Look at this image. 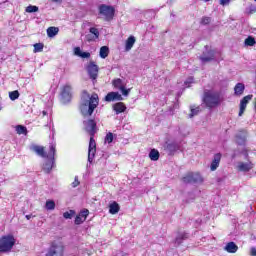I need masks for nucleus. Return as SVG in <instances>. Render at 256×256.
<instances>
[{
	"mask_svg": "<svg viewBox=\"0 0 256 256\" xmlns=\"http://www.w3.org/2000/svg\"><path fill=\"white\" fill-rule=\"evenodd\" d=\"M53 3H62L63 0H52Z\"/></svg>",
	"mask_w": 256,
	"mask_h": 256,
	"instance_id": "obj_46",
	"label": "nucleus"
},
{
	"mask_svg": "<svg viewBox=\"0 0 256 256\" xmlns=\"http://www.w3.org/2000/svg\"><path fill=\"white\" fill-rule=\"evenodd\" d=\"M251 256H256V248H251Z\"/></svg>",
	"mask_w": 256,
	"mask_h": 256,
	"instance_id": "obj_45",
	"label": "nucleus"
},
{
	"mask_svg": "<svg viewBox=\"0 0 256 256\" xmlns=\"http://www.w3.org/2000/svg\"><path fill=\"white\" fill-rule=\"evenodd\" d=\"M25 11L26 13H37V11H39V7L29 5L28 7H26Z\"/></svg>",
	"mask_w": 256,
	"mask_h": 256,
	"instance_id": "obj_34",
	"label": "nucleus"
},
{
	"mask_svg": "<svg viewBox=\"0 0 256 256\" xmlns=\"http://www.w3.org/2000/svg\"><path fill=\"white\" fill-rule=\"evenodd\" d=\"M191 83H193V77L188 78V79L184 82V85H185V87H190Z\"/></svg>",
	"mask_w": 256,
	"mask_h": 256,
	"instance_id": "obj_43",
	"label": "nucleus"
},
{
	"mask_svg": "<svg viewBox=\"0 0 256 256\" xmlns=\"http://www.w3.org/2000/svg\"><path fill=\"white\" fill-rule=\"evenodd\" d=\"M220 55L221 53L215 50H206L200 56V60L202 63H209V61H214V59H217Z\"/></svg>",
	"mask_w": 256,
	"mask_h": 256,
	"instance_id": "obj_7",
	"label": "nucleus"
},
{
	"mask_svg": "<svg viewBox=\"0 0 256 256\" xmlns=\"http://www.w3.org/2000/svg\"><path fill=\"white\" fill-rule=\"evenodd\" d=\"M99 105V95H89L87 92H83L80 104V111L84 117H91L97 106Z\"/></svg>",
	"mask_w": 256,
	"mask_h": 256,
	"instance_id": "obj_1",
	"label": "nucleus"
},
{
	"mask_svg": "<svg viewBox=\"0 0 256 256\" xmlns=\"http://www.w3.org/2000/svg\"><path fill=\"white\" fill-rule=\"evenodd\" d=\"M135 36H130L125 43V51H131L133 49V45H135Z\"/></svg>",
	"mask_w": 256,
	"mask_h": 256,
	"instance_id": "obj_22",
	"label": "nucleus"
},
{
	"mask_svg": "<svg viewBox=\"0 0 256 256\" xmlns=\"http://www.w3.org/2000/svg\"><path fill=\"white\" fill-rule=\"evenodd\" d=\"M219 3L222 7H227L231 3V0H220Z\"/></svg>",
	"mask_w": 256,
	"mask_h": 256,
	"instance_id": "obj_42",
	"label": "nucleus"
},
{
	"mask_svg": "<svg viewBox=\"0 0 256 256\" xmlns=\"http://www.w3.org/2000/svg\"><path fill=\"white\" fill-rule=\"evenodd\" d=\"M187 237H189V234L185 232L179 233L176 237L175 243H177V245H181V243H183V240L187 239Z\"/></svg>",
	"mask_w": 256,
	"mask_h": 256,
	"instance_id": "obj_26",
	"label": "nucleus"
},
{
	"mask_svg": "<svg viewBox=\"0 0 256 256\" xmlns=\"http://www.w3.org/2000/svg\"><path fill=\"white\" fill-rule=\"evenodd\" d=\"M57 33H59V28H57V27H49L47 29L48 37H55V35H57Z\"/></svg>",
	"mask_w": 256,
	"mask_h": 256,
	"instance_id": "obj_30",
	"label": "nucleus"
},
{
	"mask_svg": "<svg viewBox=\"0 0 256 256\" xmlns=\"http://www.w3.org/2000/svg\"><path fill=\"white\" fill-rule=\"evenodd\" d=\"M210 23H211V18H209V17H203L201 19V24L202 25H209Z\"/></svg>",
	"mask_w": 256,
	"mask_h": 256,
	"instance_id": "obj_41",
	"label": "nucleus"
},
{
	"mask_svg": "<svg viewBox=\"0 0 256 256\" xmlns=\"http://www.w3.org/2000/svg\"><path fill=\"white\" fill-rule=\"evenodd\" d=\"M183 183H203V176L200 173H189L182 179Z\"/></svg>",
	"mask_w": 256,
	"mask_h": 256,
	"instance_id": "obj_9",
	"label": "nucleus"
},
{
	"mask_svg": "<svg viewBox=\"0 0 256 256\" xmlns=\"http://www.w3.org/2000/svg\"><path fill=\"white\" fill-rule=\"evenodd\" d=\"M43 43L34 44V53H41L43 51Z\"/></svg>",
	"mask_w": 256,
	"mask_h": 256,
	"instance_id": "obj_35",
	"label": "nucleus"
},
{
	"mask_svg": "<svg viewBox=\"0 0 256 256\" xmlns=\"http://www.w3.org/2000/svg\"><path fill=\"white\" fill-rule=\"evenodd\" d=\"M112 85L113 87L118 89V91H121L124 97H128L129 93H131V88L127 89V82L123 79H120V78L114 79L112 81Z\"/></svg>",
	"mask_w": 256,
	"mask_h": 256,
	"instance_id": "obj_6",
	"label": "nucleus"
},
{
	"mask_svg": "<svg viewBox=\"0 0 256 256\" xmlns=\"http://www.w3.org/2000/svg\"><path fill=\"white\" fill-rule=\"evenodd\" d=\"M31 215H26V219L29 221V219H31Z\"/></svg>",
	"mask_w": 256,
	"mask_h": 256,
	"instance_id": "obj_47",
	"label": "nucleus"
},
{
	"mask_svg": "<svg viewBox=\"0 0 256 256\" xmlns=\"http://www.w3.org/2000/svg\"><path fill=\"white\" fill-rule=\"evenodd\" d=\"M105 101L110 103L111 101H123V97L119 92H110L106 95Z\"/></svg>",
	"mask_w": 256,
	"mask_h": 256,
	"instance_id": "obj_16",
	"label": "nucleus"
},
{
	"mask_svg": "<svg viewBox=\"0 0 256 256\" xmlns=\"http://www.w3.org/2000/svg\"><path fill=\"white\" fill-rule=\"evenodd\" d=\"M42 115H43V116L47 115V111L44 110V111L42 112Z\"/></svg>",
	"mask_w": 256,
	"mask_h": 256,
	"instance_id": "obj_48",
	"label": "nucleus"
},
{
	"mask_svg": "<svg viewBox=\"0 0 256 256\" xmlns=\"http://www.w3.org/2000/svg\"><path fill=\"white\" fill-rule=\"evenodd\" d=\"M245 142V140H242V142L241 143H244Z\"/></svg>",
	"mask_w": 256,
	"mask_h": 256,
	"instance_id": "obj_51",
	"label": "nucleus"
},
{
	"mask_svg": "<svg viewBox=\"0 0 256 256\" xmlns=\"http://www.w3.org/2000/svg\"><path fill=\"white\" fill-rule=\"evenodd\" d=\"M46 256H63V252H57L55 251V248H52L49 250Z\"/></svg>",
	"mask_w": 256,
	"mask_h": 256,
	"instance_id": "obj_37",
	"label": "nucleus"
},
{
	"mask_svg": "<svg viewBox=\"0 0 256 256\" xmlns=\"http://www.w3.org/2000/svg\"><path fill=\"white\" fill-rule=\"evenodd\" d=\"M16 133H18V135H27V127L23 125L16 126Z\"/></svg>",
	"mask_w": 256,
	"mask_h": 256,
	"instance_id": "obj_31",
	"label": "nucleus"
},
{
	"mask_svg": "<svg viewBox=\"0 0 256 256\" xmlns=\"http://www.w3.org/2000/svg\"><path fill=\"white\" fill-rule=\"evenodd\" d=\"M254 109L256 111V98H255V102H254Z\"/></svg>",
	"mask_w": 256,
	"mask_h": 256,
	"instance_id": "obj_49",
	"label": "nucleus"
},
{
	"mask_svg": "<svg viewBox=\"0 0 256 256\" xmlns=\"http://www.w3.org/2000/svg\"><path fill=\"white\" fill-rule=\"evenodd\" d=\"M45 209L47 211H54V209H55V201L47 200L46 204H45Z\"/></svg>",
	"mask_w": 256,
	"mask_h": 256,
	"instance_id": "obj_32",
	"label": "nucleus"
},
{
	"mask_svg": "<svg viewBox=\"0 0 256 256\" xmlns=\"http://www.w3.org/2000/svg\"><path fill=\"white\" fill-rule=\"evenodd\" d=\"M0 111H1V107H0Z\"/></svg>",
	"mask_w": 256,
	"mask_h": 256,
	"instance_id": "obj_52",
	"label": "nucleus"
},
{
	"mask_svg": "<svg viewBox=\"0 0 256 256\" xmlns=\"http://www.w3.org/2000/svg\"><path fill=\"white\" fill-rule=\"evenodd\" d=\"M9 98L11 101H15L16 99H19V91L15 90L12 92H9Z\"/></svg>",
	"mask_w": 256,
	"mask_h": 256,
	"instance_id": "obj_36",
	"label": "nucleus"
},
{
	"mask_svg": "<svg viewBox=\"0 0 256 256\" xmlns=\"http://www.w3.org/2000/svg\"><path fill=\"white\" fill-rule=\"evenodd\" d=\"M99 55H100L101 59H107V57H109V47L102 46L100 48Z\"/></svg>",
	"mask_w": 256,
	"mask_h": 256,
	"instance_id": "obj_24",
	"label": "nucleus"
},
{
	"mask_svg": "<svg viewBox=\"0 0 256 256\" xmlns=\"http://www.w3.org/2000/svg\"><path fill=\"white\" fill-rule=\"evenodd\" d=\"M109 213H111V215H117V213H119V204L117 202H113L109 205Z\"/></svg>",
	"mask_w": 256,
	"mask_h": 256,
	"instance_id": "obj_23",
	"label": "nucleus"
},
{
	"mask_svg": "<svg viewBox=\"0 0 256 256\" xmlns=\"http://www.w3.org/2000/svg\"><path fill=\"white\" fill-rule=\"evenodd\" d=\"M88 216H89V210L88 209L82 210L79 213V215H77L75 218V225H81V223H83Z\"/></svg>",
	"mask_w": 256,
	"mask_h": 256,
	"instance_id": "obj_15",
	"label": "nucleus"
},
{
	"mask_svg": "<svg viewBox=\"0 0 256 256\" xmlns=\"http://www.w3.org/2000/svg\"><path fill=\"white\" fill-rule=\"evenodd\" d=\"M190 114H189V118L193 119V117H195V115H199L201 108L199 106H191L190 107Z\"/></svg>",
	"mask_w": 256,
	"mask_h": 256,
	"instance_id": "obj_27",
	"label": "nucleus"
},
{
	"mask_svg": "<svg viewBox=\"0 0 256 256\" xmlns=\"http://www.w3.org/2000/svg\"><path fill=\"white\" fill-rule=\"evenodd\" d=\"M74 55H76V57H81V59H89V57H91V53L83 52L81 47L74 48Z\"/></svg>",
	"mask_w": 256,
	"mask_h": 256,
	"instance_id": "obj_19",
	"label": "nucleus"
},
{
	"mask_svg": "<svg viewBox=\"0 0 256 256\" xmlns=\"http://www.w3.org/2000/svg\"><path fill=\"white\" fill-rule=\"evenodd\" d=\"M149 158L151 161H159V151L156 149H152L149 153Z\"/></svg>",
	"mask_w": 256,
	"mask_h": 256,
	"instance_id": "obj_29",
	"label": "nucleus"
},
{
	"mask_svg": "<svg viewBox=\"0 0 256 256\" xmlns=\"http://www.w3.org/2000/svg\"><path fill=\"white\" fill-rule=\"evenodd\" d=\"M74 215H75V211L74 210H70V211H67V212L63 213L64 219H73Z\"/></svg>",
	"mask_w": 256,
	"mask_h": 256,
	"instance_id": "obj_38",
	"label": "nucleus"
},
{
	"mask_svg": "<svg viewBox=\"0 0 256 256\" xmlns=\"http://www.w3.org/2000/svg\"><path fill=\"white\" fill-rule=\"evenodd\" d=\"M245 45L247 46V47H253V45H255V38H253V37H251V36H249L248 38H246L245 39Z\"/></svg>",
	"mask_w": 256,
	"mask_h": 256,
	"instance_id": "obj_33",
	"label": "nucleus"
},
{
	"mask_svg": "<svg viewBox=\"0 0 256 256\" xmlns=\"http://www.w3.org/2000/svg\"><path fill=\"white\" fill-rule=\"evenodd\" d=\"M236 168L242 173H247L253 169V164L251 161L248 162H238Z\"/></svg>",
	"mask_w": 256,
	"mask_h": 256,
	"instance_id": "obj_12",
	"label": "nucleus"
},
{
	"mask_svg": "<svg viewBox=\"0 0 256 256\" xmlns=\"http://www.w3.org/2000/svg\"><path fill=\"white\" fill-rule=\"evenodd\" d=\"M15 236L5 235L0 238V253H11L15 247Z\"/></svg>",
	"mask_w": 256,
	"mask_h": 256,
	"instance_id": "obj_5",
	"label": "nucleus"
},
{
	"mask_svg": "<svg viewBox=\"0 0 256 256\" xmlns=\"http://www.w3.org/2000/svg\"><path fill=\"white\" fill-rule=\"evenodd\" d=\"M99 13L100 15H103L107 21H109L110 19H113V16L115 15V9L111 6L102 4L99 7Z\"/></svg>",
	"mask_w": 256,
	"mask_h": 256,
	"instance_id": "obj_8",
	"label": "nucleus"
},
{
	"mask_svg": "<svg viewBox=\"0 0 256 256\" xmlns=\"http://www.w3.org/2000/svg\"><path fill=\"white\" fill-rule=\"evenodd\" d=\"M219 163H221V153L214 155V158L210 165L211 171H217V168L219 167Z\"/></svg>",
	"mask_w": 256,
	"mask_h": 256,
	"instance_id": "obj_18",
	"label": "nucleus"
},
{
	"mask_svg": "<svg viewBox=\"0 0 256 256\" xmlns=\"http://www.w3.org/2000/svg\"><path fill=\"white\" fill-rule=\"evenodd\" d=\"M253 99V95H247L240 101V111L239 117H241L245 113V109H247V103H249Z\"/></svg>",
	"mask_w": 256,
	"mask_h": 256,
	"instance_id": "obj_13",
	"label": "nucleus"
},
{
	"mask_svg": "<svg viewBox=\"0 0 256 256\" xmlns=\"http://www.w3.org/2000/svg\"><path fill=\"white\" fill-rule=\"evenodd\" d=\"M234 91L235 95H243V92L245 91V85L243 83L236 84Z\"/></svg>",
	"mask_w": 256,
	"mask_h": 256,
	"instance_id": "obj_25",
	"label": "nucleus"
},
{
	"mask_svg": "<svg viewBox=\"0 0 256 256\" xmlns=\"http://www.w3.org/2000/svg\"><path fill=\"white\" fill-rule=\"evenodd\" d=\"M246 13H248V15H253V13H256V7L254 5H250L246 9Z\"/></svg>",
	"mask_w": 256,
	"mask_h": 256,
	"instance_id": "obj_39",
	"label": "nucleus"
},
{
	"mask_svg": "<svg viewBox=\"0 0 256 256\" xmlns=\"http://www.w3.org/2000/svg\"><path fill=\"white\" fill-rule=\"evenodd\" d=\"M61 101L62 103H69L71 101V86L65 85L61 91Z\"/></svg>",
	"mask_w": 256,
	"mask_h": 256,
	"instance_id": "obj_11",
	"label": "nucleus"
},
{
	"mask_svg": "<svg viewBox=\"0 0 256 256\" xmlns=\"http://www.w3.org/2000/svg\"><path fill=\"white\" fill-rule=\"evenodd\" d=\"M114 111H116V115H119V113H124L125 109H127V107L125 106V104L123 102H118L116 104H114L113 106Z\"/></svg>",
	"mask_w": 256,
	"mask_h": 256,
	"instance_id": "obj_21",
	"label": "nucleus"
},
{
	"mask_svg": "<svg viewBox=\"0 0 256 256\" xmlns=\"http://www.w3.org/2000/svg\"><path fill=\"white\" fill-rule=\"evenodd\" d=\"M86 69L88 71V75H89L90 79L95 81V79H97V77L99 75V66H97V64H95V62L91 61V62H89Z\"/></svg>",
	"mask_w": 256,
	"mask_h": 256,
	"instance_id": "obj_10",
	"label": "nucleus"
},
{
	"mask_svg": "<svg viewBox=\"0 0 256 256\" xmlns=\"http://www.w3.org/2000/svg\"><path fill=\"white\" fill-rule=\"evenodd\" d=\"M30 151H33V153H36L38 157H42L43 159H53L56 153V145L54 143H50L48 153L45 152V147L35 144L30 146Z\"/></svg>",
	"mask_w": 256,
	"mask_h": 256,
	"instance_id": "obj_3",
	"label": "nucleus"
},
{
	"mask_svg": "<svg viewBox=\"0 0 256 256\" xmlns=\"http://www.w3.org/2000/svg\"><path fill=\"white\" fill-rule=\"evenodd\" d=\"M203 101L206 107H217V105L221 103V94L215 90H206L204 92Z\"/></svg>",
	"mask_w": 256,
	"mask_h": 256,
	"instance_id": "obj_4",
	"label": "nucleus"
},
{
	"mask_svg": "<svg viewBox=\"0 0 256 256\" xmlns=\"http://www.w3.org/2000/svg\"><path fill=\"white\" fill-rule=\"evenodd\" d=\"M89 32L90 34L86 36L87 41H96V39H99V29L91 27Z\"/></svg>",
	"mask_w": 256,
	"mask_h": 256,
	"instance_id": "obj_17",
	"label": "nucleus"
},
{
	"mask_svg": "<svg viewBox=\"0 0 256 256\" xmlns=\"http://www.w3.org/2000/svg\"><path fill=\"white\" fill-rule=\"evenodd\" d=\"M202 1H204L205 3H209V1H211V0H202Z\"/></svg>",
	"mask_w": 256,
	"mask_h": 256,
	"instance_id": "obj_50",
	"label": "nucleus"
},
{
	"mask_svg": "<svg viewBox=\"0 0 256 256\" xmlns=\"http://www.w3.org/2000/svg\"><path fill=\"white\" fill-rule=\"evenodd\" d=\"M72 187H79V179L77 176L75 177L74 181L72 182Z\"/></svg>",
	"mask_w": 256,
	"mask_h": 256,
	"instance_id": "obj_44",
	"label": "nucleus"
},
{
	"mask_svg": "<svg viewBox=\"0 0 256 256\" xmlns=\"http://www.w3.org/2000/svg\"><path fill=\"white\" fill-rule=\"evenodd\" d=\"M238 250L239 246L235 242H228L224 247V251H227V253H237Z\"/></svg>",
	"mask_w": 256,
	"mask_h": 256,
	"instance_id": "obj_20",
	"label": "nucleus"
},
{
	"mask_svg": "<svg viewBox=\"0 0 256 256\" xmlns=\"http://www.w3.org/2000/svg\"><path fill=\"white\" fill-rule=\"evenodd\" d=\"M54 164H55V156H52V158H46V161L42 167L43 171H45V173H51V170L53 169Z\"/></svg>",
	"mask_w": 256,
	"mask_h": 256,
	"instance_id": "obj_14",
	"label": "nucleus"
},
{
	"mask_svg": "<svg viewBox=\"0 0 256 256\" xmlns=\"http://www.w3.org/2000/svg\"><path fill=\"white\" fill-rule=\"evenodd\" d=\"M105 143H113V133L109 132L105 137Z\"/></svg>",
	"mask_w": 256,
	"mask_h": 256,
	"instance_id": "obj_40",
	"label": "nucleus"
},
{
	"mask_svg": "<svg viewBox=\"0 0 256 256\" xmlns=\"http://www.w3.org/2000/svg\"><path fill=\"white\" fill-rule=\"evenodd\" d=\"M84 127L87 133L91 135L88 148V161L89 163H93L95 153H97V144L95 143V139H93V136L97 133V123H95V120L84 121Z\"/></svg>",
	"mask_w": 256,
	"mask_h": 256,
	"instance_id": "obj_2",
	"label": "nucleus"
},
{
	"mask_svg": "<svg viewBox=\"0 0 256 256\" xmlns=\"http://www.w3.org/2000/svg\"><path fill=\"white\" fill-rule=\"evenodd\" d=\"M166 149L167 151H169V153H175V151H179V144L177 143L167 144Z\"/></svg>",
	"mask_w": 256,
	"mask_h": 256,
	"instance_id": "obj_28",
	"label": "nucleus"
}]
</instances>
